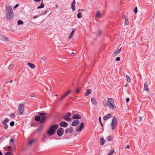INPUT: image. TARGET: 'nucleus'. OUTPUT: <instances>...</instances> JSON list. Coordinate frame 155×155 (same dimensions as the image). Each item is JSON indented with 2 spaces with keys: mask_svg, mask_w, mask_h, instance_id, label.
I'll list each match as a JSON object with an SVG mask.
<instances>
[{
  "mask_svg": "<svg viewBox=\"0 0 155 155\" xmlns=\"http://www.w3.org/2000/svg\"><path fill=\"white\" fill-rule=\"evenodd\" d=\"M129 100H130V99L129 98H127L126 99V102L127 103L129 101Z\"/></svg>",
  "mask_w": 155,
  "mask_h": 155,
  "instance_id": "obj_51",
  "label": "nucleus"
},
{
  "mask_svg": "<svg viewBox=\"0 0 155 155\" xmlns=\"http://www.w3.org/2000/svg\"><path fill=\"white\" fill-rule=\"evenodd\" d=\"M62 118L63 119H64L65 120L67 121L70 122L72 120L71 118L70 117H64V116H62Z\"/></svg>",
  "mask_w": 155,
  "mask_h": 155,
  "instance_id": "obj_18",
  "label": "nucleus"
},
{
  "mask_svg": "<svg viewBox=\"0 0 155 155\" xmlns=\"http://www.w3.org/2000/svg\"><path fill=\"white\" fill-rule=\"evenodd\" d=\"M112 116V115L110 114H108L106 116L107 117V118H109Z\"/></svg>",
  "mask_w": 155,
  "mask_h": 155,
  "instance_id": "obj_42",
  "label": "nucleus"
},
{
  "mask_svg": "<svg viewBox=\"0 0 155 155\" xmlns=\"http://www.w3.org/2000/svg\"><path fill=\"white\" fill-rule=\"evenodd\" d=\"M10 142H14V140L13 138H11L10 140Z\"/></svg>",
  "mask_w": 155,
  "mask_h": 155,
  "instance_id": "obj_50",
  "label": "nucleus"
},
{
  "mask_svg": "<svg viewBox=\"0 0 155 155\" xmlns=\"http://www.w3.org/2000/svg\"><path fill=\"white\" fill-rule=\"evenodd\" d=\"M71 114L70 113L68 112L66 113L63 116L64 117H69L71 116Z\"/></svg>",
  "mask_w": 155,
  "mask_h": 155,
  "instance_id": "obj_28",
  "label": "nucleus"
},
{
  "mask_svg": "<svg viewBox=\"0 0 155 155\" xmlns=\"http://www.w3.org/2000/svg\"><path fill=\"white\" fill-rule=\"evenodd\" d=\"M9 120L8 118L5 119L4 120L2 121V124H6L8 122Z\"/></svg>",
  "mask_w": 155,
  "mask_h": 155,
  "instance_id": "obj_25",
  "label": "nucleus"
},
{
  "mask_svg": "<svg viewBox=\"0 0 155 155\" xmlns=\"http://www.w3.org/2000/svg\"><path fill=\"white\" fill-rule=\"evenodd\" d=\"M64 94V95H65L66 97L68 95V94L67 93H65Z\"/></svg>",
  "mask_w": 155,
  "mask_h": 155,
  "instance_id": "obj_64",
  "label": "nucleus"
},
{
  "mask_svg": "<svg viewBox=\"0 0 155 155\" xmlns=\"http://www.w3.org/2000/svg\"><path fill=\"white\" fill-rule=\"evenodd\" d=\"M15 115L14 113H11V117L12 118H13L15 117Z\"/></svg>",
  "mask_w": 155,
  "mask_h": 155,
  "instance_id": "obj_44",
  "label": "nucleus"
},
{
  "mask_svg": "<svg viewBox=\"0 0 155 155\" xmlns=\"http://www.w3.org/2000/svg\"><path fill=\"white\" fill-rule=\"evenodd\" d=\"M41 117V119L40 121V123L41 124L43 123L47 118V117L44 116L46 114L42 112H39L38 114Z\"/></svg>",
  "mask_w": 155,
  "mask_h": 155,
  "instance_id": "obj_4",
  "label": "nucleus"
},
{
  "mask_svg": "<svg viewBox=\"0 0 155 155\" xmlns=\"http://www.w3.org/2000/svg\"><path fill=\"white\" fill-rule=\"evenodd\" d=\"M48 12V9L46 10L42 14V15H45Z\"/></svg>",
  "mask_w": 155,
  "mask_h": 155,
  "instance_id": "obj_45",
  "label": "nucleus"
},
{
  "mask_svg": "<svg viewBox=\"0 0 155 155\" xmlns=\"http://www.w3.org/2000/svg\"><path fill=\"white\" fill-rule=\"evenodd\" d=\"M139 121H141L142 120V117H140L139 118Z\"/></svg>",
  "mask_w": 155,
  "mask_h": 155,
  "instance_id": "obj_54",
  "label": "nucleus"
},
{
  "mask_svg": "<svg viewBox=\"0 0 155 155\" xmlns=\"http://www.w3.org/2000/svg\"><path fill=\"white\" fill-rule=\"evenodd\" d=\"M117 120L115 117H114L112 121V123L110 125L112 130L115 129L117 126Z\"/></svg>",
  "mask_w": 155,
  "mask_h": 155,
  "instance_id": "obj_3",
  "label": "nucleus"
},
{
  "mask_svg": "<svg viewBox=\"0 0 155 155\" xmlns=\"http://www.w3.org/2000/svg\"><path fill=\"white\" fill-rule=\"evenodd\" d=\"M12 153L9 152H7L5 153V155H12Z\"/></svg>",
  "mask_w": 155,
  "mask_h": 155,
  "instance_id": "obj_38",
  "label": "nucleus"
},
{
  "mask_svg": "<svg viewBox=\"0 0 155 155\" xmlns=\"http://www.w3.org/2000/svg\"><path fill=\"white\" fill-rule=\"evenodd\" d=\"M82 15V13L81 12H79L77 15V17L78 18H81V15Z\"/></svg>",
  "mask_w": 155,
  "mask_h": 155,
  "instance_id": "obj_31",
  "label": "nucleus"
},
{
  "mask_svg": "<svg viewBox=\"0 0 155 155\" xmlns=\"http://www.w3.org/2000/svg\"><path fill=\"white\" fill-rule=\"evenodd\" d=\"M64 94V95H65L66 97L68 95V94L67 93H65Z\"/></svg>",
  "mask_w": 155,
  "mask_h": 155,
  "instance_id": "obj_63",
  "label": "nucleus"
},
{
  "mask_svg": "<svg viewBox=\"0 0 155 155\" xmlns=\"http://www.w3.org/2000/svg\"><path fill=\"white\" fill-rule=\"evenodd\" d=\"M44 4L42 2H41V5L37 7L38 9H40L42 8H44Z\"/></svg>",
  "mask_w": 155,
  "mask_h": 155,
  "instance_id": "obj_26",
  "label": "nucleus"
},
{
  "mask_svg": "<svg viewBox=\"0 0 155 155\" xmlns=\"http://www.w3.org/2000/svg\"><path fill=\"white\" fill-rule=\"evenodd\" d=\"M79 123V121L78 120H76L73 121L71 124V125L73 126H77Z\"/></svg>",
  "mask_w": 155,
  "mask_h": 155,
  "instance_id": "obj_10",
  "label": "nucleus"
},
{
  "mask_svg": "<svg viewBox=\"0 0 155 155\" xmlns=\"http://www.w3.org/2000/svg\"><path fill=\"white\" fill-rule=\"evenodd\" d=\"M59 124L61 127H66L68 126V124L64 121L60 122Z\"/></svg>",
  "mask_w": 155,
  "mask_h": 155,
  "instance_id": "obj_8",
  "label": "nucleus"
},
{
  "mask_svg": "<svg viewBox=\"0 0 155 155\" xmlns=\"http://www.w3.org/2000/svg\"><path fill=\"white\" fill-rule=\"evenodd\" d=\"M75 29L74 28H73L72 29V32L70 34V35L69 36L68 38L69 39H71L72 38V37H73V35L74 34V33H75Z\"/></svg>",
  "mask_w": 155,
  "mask_h": 155,
  "instance_id": "obj_15",
  "label": "nucleus"
},
{
  "mask_svg": "<svg viewBox=\"0 0 155 155\" xmlns=\"http://www.w3.org/2000/svg\"><path fill=\"white\" fill-rule=\"evenodd\" d=\"M102 31L100 30H98V35L101 36V35L102 33Z\"/></svg>",
  "mask_w": 155,
  "mask_h": 155,
  "instance_id": "obj_34",
  "label": "nucleus"
},
{
  "mask_svg": "<svg viewBox=\"0 0 155 155\" xmlns=\"http://www.w3.org/2000/svg\"><path fill=\"white\" fill-rule=\"evenodd\" d=\"M17 24L18 25H23V22L21 20H19L17 22Z\"/></svg>",
  "mask_w": 155,
  "mask_h": 155,
  "instance_id": "obj_29",
  "label": "nucleus"
},
{
  "mask_svg": "<svg viewBox=\"0 0 155 155\" xmlns=\"http://www.w3.org/2000/svg\"><path fill=\"white\" fill-rule=\"evenodd\" d=\"M74 54V52H73L71 54V55L73 56Z\"/></svg>",
  "mask_w": 155,
  "mask_h": 155,
  "instance_id": "obj_58",
  "label": "nucleus"
},
{
  "mask_svg": "<svg viewBox=\"0 0 155 155\" xmlns=\"http://www.w3.org/2000/svg\"><path fill=\"white\" fill-rule=\"evenodd\" d=\"M41 0H34L35 2H40Z\"/></svg>",
  "mask_w": 155,
  "mask_h": 155,
  "instance_id": "obj_53",
  "label": "nucleus"
},
{
  "mask_svg": "<svg viewBox=\"0 0 155 155\" xmlns=\"http://www.w3.org/2000/svg\"><path fill=\"white\" fill-rule=\"evenodd\" d=\"M121 48H120V49L117 50L114 53V54L115 55H116L117 54H119L121 51Z\"/></svg>",
  "mask_w": 155,
  "mask_h": 155,
  "instance_id": "obj_23",
  "label": "nucleus"
},
{
  "mask_svg": "<svg viewBox=\"0 0 155 155\" xmlns=\"http://www.w3.org/2000/svg\"><path fill=\"white\" fill-rule=\"evenodd\" d=\"M107 138L108 141H111L112 140V137L111 136H109L107 137Z\"/></svg>",
  "mask_w": 155,
  "mask_h": 155,
  "instance_id": "obj_32",
  "label": "nucleus"
},
{
  "mask_svg": "<svg viewBox=\"0 0 155 155\" xmlns=\"http://www.w3.org/2000/svg\"><path fill=\"white\" fill-rule=\"evenodd\" d=\"M84 126V124L83 122H82L81 124L80 127H77L76 128V131L77 132L81 131Z\"/></svg>",
  "mask_w": 155,
  "mask_h": 155,
  "instance_id": "obj_7",
  "label": "nucleus"
},
{
  "mask_svg": "<svg viewBox=\"0 0 155 155\" xmlns=\"http://www.w3.org/2000/svg\"><path fill=\"white\" fill-rule=\"evenodd\" d=\"M26 104L25 103V102H24L23 103H22V104H20L19 105H23V106H24V105H25Z\"/></svg>",
  "mask_w": 155,
  "mask_h": 155,
  "instance_id": "obj_57",
  "label": "nucleus"
},
{
  "mask_svg": "<svg viewBox=\"0 0 155 155\" xmlns=\"http://www.w3.org/2000/svg\"><path fill=\"white\" fill-rule=\"evenodd\" d=\"M34 139H32L31 141H29L28 142V144L29 145H31L34 142Z\"/></svg>",
  "mask_w": 155,
  "mask_h": 155,
  "instance_id": "obj_35",
  "label": "nucleus"
},
{
  "mask_svg": "<svg viewBox=\"0 0 155 155\" xmlns=\"http://www.w3.org/2000/svg\"><path fill=\"white\" fill-rule=\"evenodd\" d=\"M114 100L110 98H108V103H114Z\"/></svg>",
  "mask_w": 155,
  "mask_h": 155,
  "instance_id": "obj_27",
  "label": "nucleus"
},
{
  "mask_svg": "<svg viewBox=\"0 0 155 155\" xmlns=\"http://www.w3.org/2000/svg\"><path fill=\"white\" fill-rule=\"evenodd\" d=\"M127 149H129L130 148V146L129 145H127L126 147Z\"/></svg>",
  "mask_w": 155,
  "mask_h": 155,
  "instance_id": "obj_55",
  "label": "nucleus"
},
{
  "mask_svg": "<svg viewBox=\"0 0 155 155\" xmlns=\"http://www.w3.org/2000/svg\"><path fill=\"white\" fill-rule=\"evenodd\" d=\"M41 59L43 61H46L47 60V58L46 57H42Z\"/></svg>",
  "mask_w": 155,
  "mask_h": 155,
  "instance_id": "obj_40",
  "label": "nucleus"
},
{
  "mask_svg": "<svg viewBox=\"0 0 155 155\" xmlns=\"http://www.w3.org/2000/svg\"><path fill=\"white\" fill-rule=\"evenodd\" d=\"M28 64L32 69H34L35 67V65L33 64L28 63Z\"/></svg>",
  "mask_w": 155,
  "mask_h": 155,
  "instance_id": "obj_20",
  "label": "nucleus"
},
{
  "mask_svg": "<svg viewBox=\"0 0 155 155\" xmlns=\"http://www.w3.org/2000/svg\"><path fill=\"white\" fill-rule=\"evenodd\" d=\"M66 97L65 96V95L64 94L61 98L60 99V100L61 101L64 98Z\"/></svg>",
  "mask_w": 155,
  "mask_h": 155,
  "instance_id": "obj_43",
  "label": "nucleus"
},
{
  "mask_svg": "<svg viewBox=\"0 0 155 155\" xmlns=\"http://www.w3.org/2000/svg\"><path fill=\"white\" fill-rule=\"evenodd\" d=\"M143 91H149L147 83V82H145L144 84Z\"/></svg>",
  "mask_w": 155,
  "mask_h": 155,
  "instance_id": "obj_9",
  "label": "nucleus"
},
{
  "mask_svg": "<svg viewBox=\"0 0 155 155\" xmlns=\"http://www.w3.org/2000/svg\"><path fill=\"white\" fill-rule=\"evenodd\" d=\"M30 96L32 97H35V94H31L30 95Z\"/></svg>",
  "mask_w": 155,
  "mask_h": 155,
  "instance_id": "obj_52",
  "label": "nucleus"
},
{
  "mask_svg": "<svg viewBox=\"0 0 155 155\" xmlns=\"http://www.w3.org/2000/svg\"><path fill=\"white\" fill-rule=\"evenodd\" d=\"M91 101L92 103L94 105H97V103L96 102L95 99L94 97H92L91 99Z\"/></svg>",
  "mask_w": 155,
  "mask_h": 155,
  "instance_id": "obj_16",
  "label": "nucleus"
},
{
  "mask_svg": "<svg viewBox=\"0 0 155 155\" xmlns=\"http://www.w3.org/2000/svg\"><path fill=\"white\" fill-rule=\"evenodd\" d=\"M57 133L59 136H61L64 133V130L61 127L59 128L57 130Z\"/></svg>",
  "mask_w": 155,
  "mask_h": 155,
  "instance_id": "obj_6",
  "label": "nucleus"
},
{
  "mask_svg": "<svg viewBox=\"0 0 155 155\" xmlns=\"http://www.w3.org/2000/svg\"><path fill=\"white\" fill-rule=\"evenodd\" d=\"M114 103H108L107 104V106L109 107L110 108L114 109V105H113Z\"/></svg>",
  "mask_w": 155,
  "mask_h": 155,
  "instance_id": "obj_14",
  "label": "nucleus"
},
{
  "mask_svg": "<svg viewBox=\"0 0 155 155\" xmlns=\"http://www.w3.org/2000/svg\"><path fill=\"white\" fill-rule=\"evenodd\" d=\"M124 18L125 20V21L124 22L125 24L127 25H128L129 24V21H128L127 17V16H124Z\"/></svg>",
  "mask_w": 155,
  "mask_h": 155,
  "instance_id": "obj_19",
  "label": "nucleus"
},
{
  "mask_svg": "<svg viewBox=\"0 0 155 155\" xmlns=\"http://www.w3.org/2000/svg\"><path fill=\"white\" fill-rule=\"evenodd\" d=\"M2 40L5 41H7L8 40V38H7L3 37L2 38Z\"/></svg>",
  "mask_w": 155,
  "mask_h": 155,
  "instance_id": "obj_47",
  "label": "nucleus"
},
{
  "mask_svg": "<svg viewBox=\"0 0 155 155\" xmlns=\"http://www.w3.org/2000/svg\"><path fill=\"white\" fill-rule=\"evenodd\" d=\"M71 92V91H69L68 92H67V93L68 94L70 93Z\"/></svg>",
  "mask_w": 155,
  "mask_h": 155,
  "instance_id": "obj_60",
  "label": "nucleus"
},
{
  "mask_svg": "<svg viewBox=\"0 0 155 155\" xmlns=\"http://www.w3.org/2000/svg\"><path fill=\"white\" fill-rule=\"evenodd\" d=\"M137 7H136L134 9V13L135 14H136L137 13Z\"/></svg>",
  "mask_w": 155,
  "mask_h": 155,
  "instance_id": "obj_39",
  "label": "nucleus"
},
{
  "mask_svg": "<svg viewBox=\"0 0 155 155\" xmlns=\"http://www.w3.org/2000/svg\"><path fill=\"white\" fill-rule=\"evenodd\" d=\"M120 58L119 57H117L116 58V60L117 61H119L120 60Z\"/></svg>",
  "mask_w": 155,
  "mask_h": 155,
  "instance_id": "obj_46",
  "label": "nucleus"
},
{
  "mask_svg": "<svg viewBox=\"0 0 155 155\" xmlns=\"http://www.w3.org/2000/svg\"><path fill=\"white\" fill-rule=\"evenodd\" d=\"M73 119H80L81 118V116L78 114H75L72 117Z\"/></svg>",
  "mask_w": 155,
  "mask_h": 155,
  "instance_id": "obj_13",
  "label": "nucleus"
},
{
  "mask_svg": "<svg viewBox=\"0 0 155 155\" xmlns=\"http://www.w3.org/2000/svg\"><path fill=\"white\" fill-rule=\"evenodd\" d=\"M99 121L100 122H101V117H99Z\"/></svg>",
  "mask_w": 155,
  "mask_h": 155,
  "instance_id": "obj_59",
  "label": "nucleus"
},
{
  "mask_svg": "<svg viewBox=\"0 0 155 155\" xmlns=\"http://www.w3.org/2000/svg\"><path fill=\"white\" fill-rule=\"evenodd\" d=\"M95 17L98 18H100L101 17V15L100 14V12L98 11L96 14Z\"/></svg>",
  "mask_w": 155,
  "mask_h": 155,
  "instance_id": "obj_21",
  "label": "nucleus"
},
{
  "mask_svg": "<svg viewBox=\"0 0 155 155\" xmlns=\"http://www.w3.org/2000/svg\"><path fill=\"white\" fill-rule=\"evenodd\" d=\"M107 118V117L106 116H104L103 117V119L104 120H106Z\"/></svg>",
  "mask_w": 155,
  "mask_h": 155,
  "instance_id": "obj_49",
  "label": "nucleus"
},
{
  "mask_svg": "<svg viewBox=\"0 0 155 155\" xmlns=\"http://www.w3.org/2000/svg\"><path fill=\"white\" fill-rule=\"evenodd\" d=\"M24 110V106L22 105H19L18 110V112L19 114L22 115Z\"/></svg>",
  "mask_w": 155,
  "mask_h": 155,
  "instance_id": "obj_5",
  "label": "nucleus"
},
{
  "mask_svg": "<svg viewBox=\"0 0 155 155\" xmlns=\"http://www.w3.org/2000/svg\"><path fill=\"white\" fill-rule=\"evenodd\" d=\"M75 0H74L72 2L71 4V8L73 12L75 10Z\"/></svg>",
  "mask_w": 155,
  "mask_h": 155,
  "instance_id": "obj_11",
  "label": "nucleus"
},
{
  "mask_svg": "<svg viewBox=\"0 0 155 155\" xmlns=\"http://www.w3.org/2000/svg\"><path fill=\"white\" fill-rule=\"evenodd\" d=\"M35 120L36 121H39L40 120V117L39 116H36L35 117Z\"/></svg>",
  "mask_w": 155,
  "mask_h": 155,
  "instance_id": "obj_22",
  "label": "nucleus"
},
{
  "mask_svg": "<svg viewBox=\"0 0 155 155\" xmlns=\"http://www.w3.org/2000/svg\"><path fill=\"white\" fill-rule=\"evenodd\" d=\"M91 89H87L85 93V95L87 96L88 95L91 93Z\"/></svg>",
  "mask_w": 155,
  "mask_h": 155,
  "instance_id": "obj_17",
  "label": "nucleus"
},
{
  "mask_svg": "<svg viewBox=\"0 0 155 155\" xmlns=\"http://www.w3.org/2000/svg\"><path fill=\"white\" fill-rule=\"evenodd\" d=\"M128 84H127H127H125V87H127V86H128Z\"/></svg>",
  "mask_w": 155,
  "mask_h": 155,
  "instance_id": "obj_61",
  "label": "nucleus"
},
{
  "mask_svg": "<svg viewBox=\"0 0 155 155\" xmlns=\"http://www.w3.org/2000/svg\"><path fill=\"white\" fill-rule=\"evenodd\" d=\"M100 140L101 145H103L105 143V140L103 138H101Z\"/></svg>",
  "mask_w": 155,
  "mask_h": 155,
  "instance_id": "obj_24",
  "label": "nucleus"
},
{
  "mask_svg": "<svg viewBox=\"0 0 155 155\" xmlns=\"http://www.w3.org/2000/svg\"><path fill=\"white\" fill-rule=\"evenodd\" d=\"M15 124V123L14 121H11L10 123V125L11 126H13Z\"/></svg>",
  "mask_w": 155,
  "mask_h": 155,
  "instance_id": "obj_41",
  "label": "nucleus"
},
{
  "mask_svg": "<svg viewBox=\"0 0 155 155\" xmlns=\"http://www.w3.org/2000/svg\"><path fill=\"white\" fill-rule=\"evenodd\" d=\"M73 129L71 128H69L67 129L66 130L65 133L66 134H68V133H71L72 132Z\"/></svg>",
  "mask_w": 155,
  "mask_h": 155,
  "instance_id": "obj_12",
  "label": "nucleus"
},
{
  "mask_svg": "<svg viewBox=\"0 0 155 155\" xmlns=\"http://www.w3.org/2000/svg\"><path fill=\"white\" fill-rule=\"evenodd\" d=\"M13 64H11L8 67V68L10 70H12V69H13Z\"/></svg>",
  "mask_w": 155,
  "mask_h": 155,
  "instance_id": "obj_37",
  "label": "nucleus"
},
{
  "mask_svg": "<svg viewBox=\"0 0 155 155\" xmlns=\"http://www.w3.org/2000/svg\"><path fill=\"white\" fill-rule=\"evenodd\" d=\"M80 91V90L79 89H77L76 90V93L77 94H78L79 93Z\"/></svg>",
  "mask_w": 155,
  "mask_h": 155,
  "instance_id": "obj_48",
  "label": "nucleus"
},
{
  "mask_svg": "<svg viewBox=\"0 0 155 155\" xmlns=\"http://www.w3.org/2000/svg\"><path fill=\"white\" fill-rule=\"evenodd\" d=\"M58 125L57 124L51 126L50 127L47 133L50 135H53L55 133L56 130L58 129Z\"/></svg>",
  "mask_w": 155,
  "mask_h": 155,
  "instance_id": "obj_2",
  "label": "nucleus"
},
{
  "mask_svg": "<svg viewBox=\"0 0 155 155\" xmlns=\"http://www.w3.org/2000/svg\"><path fill=\"white\" fill-rule=\"evenodd\" d=\"M6 17L9 19H11L13 18L14 13L13 12L12 6L10 5L6 6Z\"/></svg>",
  "mask_w": 155,
  "mask_h": 155,
  "instance_id": "obj_1",
  "label": "nucleus"
},
{
  "mask_svg": "<svg viewBox=\"0 0 155 155\" xmlns=\"http://www.w3.org/2000/svg\"><path fill=\"white\" fill-rule=\"evenodd\" d=\"M11 146H8V147H7V148H8V149H10V148H11Z\"/></svg>",
  "mask_w": 155,
  "mask_h": 155,
  "instance_id": "obj_62",
  "label": "nucleus"
},
{
  "mask_svg": "<svg viewBox=\"0 0 155 155\" xmlns=\"http://www.w3.org/2000/svg\"><path fill=\"white\" fill-rule=\"evenodd\" d=\"M126 78L127 82H130L131 81V79L129 76L127 75H126Z\"/></svg>",
  "mask_w": 155,
  "mask_h": 155,
  "instance_id": "obj_30",
  "label": "nucleus"
},
{
  "mask_svg": "<svg viewBox=\"0 0 155 155\" xmlns=\"http://www.w3.org/2000/svg\"><path fill=\"white\" fill-rule=\"evenodd\" d=\"M114 152V150H113L110 152L108 154V155H113V153Z\"/></svg>",
  "mask_w": 155,
  "mask_h": 155,
  "instance_id": "obj_33",
  "label": "nucleus"
},
{
  "mask_svg": "<svg viewBox=\"0 0 155 155\" xmlns=\"http://www.w3.org/2000/svg\"><path fill=\"white\" fill-rule=\"evenodd\" d=\"M3 128L4 129H7L8 128V125L7 124H3Z\"/></svg>",
  "mask_w": 155,
  "mask_h": 155,
  "instance_id": "obj_36",
  "label": "nucleus"
},
{
  "mask_svg": "<svg viewBox=\"0 0 155 155\" xmlns=\"http://www.w3.org/2000/svg\"><path fill=\"white\" fill-rule=\"evenodd\" d=\"M18 4H17L14 7V8H16L17 7H18Z\"/></svg>",
  "mask_w": 155,
  "mask_h": 155,
  "instance_id": "obj_56",
  "label": "nucleus"
}]
</instances>
